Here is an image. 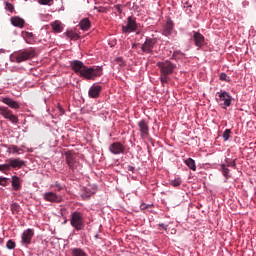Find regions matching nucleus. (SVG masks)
<instances>
[{
	"mask_svg": "<svg viewBox=\"0 0 256 256\" xmlns=\"http://www.w3.org/2000/svg\"><path fill=\"white\" fill-rule=\"evenodd\" d=\"M70 67L75 73H79L80 77H84V79L88 80H95L97 77L103 75V68L99 66L87 67L79 60L71 61Z\"/></svg>",
	"mask_w": 256,
	"mask_h": 256,
	"instance_id": "1",
	"label": "nucleus"
},
{
	"mask_svg": "<svg viewBox=\"0 0 256 256\" xmlns=\"http://www.w3.org/2000/svg\"><path fill=\"white\" fill-rule=\"evenodd\" d=\"M157 67L160 70V81L162 85L171 81V77H169V75H173V72L177 69V65L173 64L169 60L158 62Z\"/></svg>",
	"mask_w": 256,
	"mask_h": 256,
	"instance_id": "2",
	"label": "nucleus"
},
{
	"mask_svg": "<svg viewBox=\"0 0 256 256\" xmlns=\"http://www.w3.org/2000/svg\"><path fill=\"white\" fill-rule=\"evenodd\" d=\"M35 55H36L35 48H28V49L20 50L18 52H14L10 56V61H12V63H23L25 61H31V59H33Z\"/></svg>",
	"mask_w": 256,
	"mask_h": 256,
	"instance_id": "3",
	"label": "nucleus"
},
{
	"mask_svg": "<svg viewBox=\"0 0 256 256\" xmlns=\"http://www.w3.org/2000/svg\"><path fill=\"white\" fill-rule=\"evenodd\" d=\"M70 225L74 227L76 231H83V229H85V218H83V213L79 211L72 212Z\"/></svg>",
	"mask_w": 256,
	"mask_h": 256,
	"instance_id": "4",
	"label": "nucleus"
},
{
	"mask_svg": "<svg viewBox=\"0 0 256 256\" xmlns=\"http://www.w3.org/2000/svg\"><path fill=\"white\" fill-rule=\"evenodd\" d=\"M0 115H2L4 119H7L11 123H14V124L19 123V117L13 114V111L9 110L5 106H0Z\"/></svg>",
	"mask_w": 256,
	"mask_h": 256,
	"instance_id": "5",
	"label": "nucleus"
},
{
	"mask_svg": "<svg viewBox=\"0 0 256 256\" xmlns=\"http://www.w3.org/2000/svg\"><path fill=\"white\" fill-rule=\"evenodd\" d=\"M155 45H157V38L147 37L145 42L141 45L142 53H153Z\"/></svg>",
	"mask_w": 256,
	"mask_h": 256,
	"instance_id": "6",
	"label": "nucleus"
},
{
	"mask_svg": "<svg viewBox=\"0 0 256 256\" xmlns=\"http://www.w3.org/2000/svg\"><path fill=\"white\" fill-rule=\"evenodd\" d=\"M218 98H216V101L220 103L221 105H224V107H231V95L227 92H218L217 93Z\"/></svg>",
	"mask_w": 256,
	"mask_h": 256,
	"instance_id": "7",
	"label": "nucleus"
},
{
	"mask_svg": "<svg viewBox=\"0 0 256 256\" xmlns=\"http://www.w3.org/2000/svg\"><path fill=\"white\" fill-rule=\"evenodd\" d=\"M122 31L123 33H133V31H137V20L129 16L127 18V25L122 27Z\"/></svg>",
	"mask_w": 256,
	"mask_h": 256,
	"instance_id": "8",
	"label": "nucleus"
},
{
	"mask_svg": "<svg viewBox=\"0 0 256 256\" xmlns=\"http://www.w3.org/2000/svg\"><path fill=\"white\" fill-rule=\"evenodd\" d=\"M43 199L48 201L49 203H61L63 198L55 192H46L43 194Z\"/></svg>",
	"mask_w": 256,
	"mask_h": 256,
	"instance_id": "9",
	"label": "nucleus"
},
{
	"mask_svg": "<svg viewBox=\"0 0 256 256\" xmlns=\"http://www.w3.org/2000/svg\"><path fill=\"white\" fill-rule=\"evenodd\" d=\"M66 163L72 171L77 169V160L75 159V154H73V152H66Z\"/></svg>",
	"mask_w": 256,
	"mask_h": 256,
	"instance_id": "10",
	"label": "nucleus"
},
{
	"mask_svg": "<svg viewBox=\"0 0 256 256\" xmlns=\"http://www.w3.org/2000/svg\"><path fill=\"white\" fill-rule=\"evenodd\" d=\"M8 163L10 165V169H21L25 167V160H21L20 158H10L8 159Z\"/></svg>",
	"mask_w": 256,
	"mask_h": 256,
	"instance_id": "11",
	"label": "nucleus"
},
{
	"mask_svg": "<svg viewBox=\"0 0 256 256\" xmlns=\"http://www.w3.org/2000/svg\"><path fill=\"white\" fill-rule=\"evenodd\" d=\"M140 136L142 138L149 137V124L145 120L138 122Z\"/></svg>",
	"mask_w": 256,
	"mask_h": 256,
	"instance_id": "12",
	"label": "nucleus"
},
{
	"mask_svg": "<svg viewBox=\"0 0 256 256\" xmlns=\"http://www.w3.org/2000/svg\"><path fill=\"white\" fill-rule=\"evenodd\" d=\"M33 235H35V232L31 228L24 231L22 234L23 245H31V240L33 239Z\"/></svg>",
	"mask_w": 256,
	"mask_h": 256,
	"instance_id": "13",
	"label": "nucleus"
},
{
	"mask_svg": "<svg viewBox=\"0 0 256 256\" xmlns=\"http://www.w3.org/2000/svg\"><path fill=\"white\" fill-rule=\"evenodd\" d=\"M109 151H111L113 155H120V153H124L125 146H123V144L120 142H114L110 145Z\"/></svg>",
	"mask_w": 256,
	"mask_h": 256,
	"instance_id": "14",
	"label": "nucleus"
},
{
	"mask_svg": "<svg viewBox=\"0 0 256 256\" xmlns=\"http://www.w3.org/2000/svg\"><path fill=\"white\" fill-rule=\"evenodd\" d=\"M103 87L100 85H92L88 91V95L91 99H97L99 97Z\"/></svg>",
	"mask_w": 256,
	"mask_h": 256,
	"instance_id": "15",
	"label": "nucleus"
},
{
	"mask_svg": "<svg viewBox=\"0 0 256 256\" xmlns=\"http://www.w3.org/2000/svg\"><path fill=\"white\" fill-rule=\"evenodd\" d=\"M193 39L196 47H203L205 45V36L199 32H194Z\"/></svg>",
	"mask_w": 256,
	"mask_h": 256,
	"instance_id": "16",
	"label": "nucleus"
},
{
	"mask_svg": "<svg viewBox=\"0 0 256 256\" xmlns=\"http://www.w3.org/2000/svg\"><path fill=\"white\" fill-rule=\"evenodd\" d=\"M2 103L7 105L8 107H10V109H19L21 107V105H19V102L15 101L9 97L3 98Z\"/></svg>",
	"mask_w": 256,
	"mask_h": 256,
	"instance_id": "17",
	"label": "nucleus"
},
{
	"mask_svg": "<svg viewBox=\"0 0 256 256\" xmlns=\"http://www.w3.org/2000/svg\"><path fill=\"white\" fill-rule=\"evenodd\" d=\"M11 23L14 27H19L20 29H23L25 27V20L20 18L19 16L12 17Z\"/></svg>",
	"mask_w": 256,
	"mask_h": 256,
	"instance_id": "18",
	"label": "nucleus"
},
{
	"mask_svg": "<svg viewBox=\"0 0 256 256\" xmlns=\"http://www.w3.org/2000/svg\"><path fill=\"white\" fill-rule=\"evenodd\" d=\"M174 23L171 20H168L164 26L163 29V35H165V37H169V35H171V33H173V27H174Z\"/></svg>",
	"mask_w": 256,
	"mask_h": 256,
	"instance_id": "19",
	"label": "nucleus"
},
{
	"mask_svg": "<svg viewBox=\"0 0 256 256\" xmlns=\"http://www.w3.org/2000/svg\"><path fill=\"white\" fill-rule=\"evenodd\" d=\"M79 27L82 31H89V29H91V21H89V18L82 19L79 23Z\"/></svg>",
	"mask_w": 256,
	"mask_h": 256,
	"instance_id": "20",
	"label": "nucleus"
},
{
	"mask_svg": "<svg viewBox=\"0 0 256 256\" xmlns=\"http://www.w3.org/2000/svg\"><path fill=\"white\" fill-rule=\"evenodd\" d=\"M12 187L14 191L21 189V178H19V176H12Z\"/></svg>",
	"mask_w": 256,
	"mask_h": 256,
	"instance_id": "21",
	"label": "nucleus"
},
{
	"mask_svg": "<svg viewBox=\"0 0 256 256\" xmlns=\"http://www.w3.org/2000/svg\"><path fill=\"white\" fill-rule=\"evenodd\" d=\"M7 151L8 153H12L13 155H15V153H17L18 155L23 154V149L19 148L17 145H11Z\"/></svg>",
	"mask_w": 256,
	"mask_h": 256,
	"instance_id": "22",
	"label": "nucleus"
},
{
	"mask_svg": "<svg viewBox=\"0 0 256 256\" xmlns=\"http://www.w3.org/2000/svg\"><path fill=\"white\" fill-rule=\"evenodd\" d=\"M52 29H53L54 33H61L63 31V24L59 21H55L52 24Z\"/></svg>",
	"mask_w": 256,
	"mask_h": 256,
	"instance_id": "23",
	"label": "nucleus"
},
{
	"mask_svg": "<svg viewBox=\"0 0 256 256\" xmlns=\"http://www.w3.org/2000/svg\"><path fill=\"white\" fill-rule=\"evenodd\" d=\"M72 256H87V253L84 252L81 248H72L71 249Z\"/></svg>",
	"mask_w": 256,
	"mask_h": 256,
	"instance_id": "24",
	"label": "nucleus"
},
{
	"mask_svg": "<svg viewBox=\"0 0 256 256\" xmlns=\"http://www.w3.org/2000/svg\"><path fill=\"white\" fill-rule=\"evenodd\" d=\"M185 164L187 165V167H189V169H191L192 171H197V166L195 165V160H193L192 158H188L185 160Z\"/></svg>",
	"mask_w": 256,
	"mask_h": 256,
	"instance_id": "25",
	"label": "nucleus"
},
{
	"mask_svg": "<svg viewBox=\"0 0 256 256\" xmlns=\"http://www.w3.org/2000/svg\"><path fill=\"white\" fill-rule=\"evenodd\" d=\"M221 172L223 173V176L225 179H229V168H227V165L221 164Z\"/></svg>",
	"mask_w": 256,
	"mask_h": 256,
	"instance_id": "26",
	"label": "nucleus"
},
{
	"mask_svg": "<svg viewBox=\"0 0 256 256\" xmlns=\"http://www.w3.org/2000/svg\"><path fill=\"white\" fill-rule=\"evenodd\" d=\"M67 37H69L70 39H73L74 41H77V39H79V34L70 31V32H66Z\"/></svg>",
	"mask_w": 256,
	"mask_h": 256,
	"instance_id": "27",
	"label": "nucleus"
},
{
	"mask_svg": "<svg viewBox=\"0 0 256 256\" xmlns=\"http://www.w3.org/2000/svg\"><path fill=\"white\" fill-rule=\"evenodd\" d=\"M0 171L2 173H5V171H11V166L9 165V162L6 164H1L0 165Z\"/></svg>",
	"mask_w": 256,
	"mask_h": 256,
	"instance_id": "28",
	"label": "nucleus"
},
{
	"mask_svg": "<svg viewBox=\"0 0 256 256\" xmlns=\"http://www.w3.org/2000/svg\"><path fill=\"white\" fill-rule=\"evenodd\" d=\"M222 137H223L224 141H229V138L231 137V129H226L223 132Z\"/></svg>",
	"mask_w": 256,
	"mask_h": 256,
	"instance_id": "29",
	"label": "nucleus"
},
{
	"mask_svg": "<svg viewBox=\"0 0 256 256\" xmlns=\"http://www.w3.org/2000/svg\"><path fill=\"white\" fill-rule=\"evenodd\" d=\"M181 183H182L181 178H176L170 181V185H172V187H179Z\"/></svg>",
	"mask_w": 256,
	"mask_h": 256,
	"instance_id": "30",
	"label": "nucleus"
},
{
	"mask_svg": "<svg viewBox=\"0 0 256 256\" xmlns=\"http://www.w3.org/2000/svg\"><path fill=\"white\" fill-rule=\"evenodd\" d=\"M6 6L5 9L6 11H9L10 13H13L15 11V6L9 2H5Z\"/></svg>",
	"mask_w": 256,
	"mask_h": 256,
	"instance_id": "31",
	"label": "nucleus"
},
{
	"mask_svg": "<svg viewBox=\"0 0 256 256\" xmlns=\"http://www.w3.org/2000/svg\"><path fill=\"white\" fill-rule=\"evenodd\" d=\"M24 39H26V43H31V39H33V33L25 32Z\"/></svg>",
	"mask_w": 256,
	"mask_h": 256,
	"instance_id": "32",
	"label": "nucleus"
},
{
	"mask_svg": "<svg viewBox=\"0 0 256 256\" xmlns=\"http://www.w3.org/2000/svg\"><path fill=\"white\" fill-rule=\"evenodd\" d=\"M219 78H220V81H225L226 83H229V81H231L229 79V76H227L225 73H221Z\"/></svg>",
	"mask_w": 256,
	"mask_h": 256,
	"instance_id": "33",
	"label": "nucleus"
},
{
	"mask_svg": "<svg viewBox=\"0 0 256 256\" xmlns=\"http://www.w3.org/2000/svg\"><path fill=\"white\" fill-rule=\"evenodd\" d=\"M6 247H7V249H15V247H16L15 241L9 240V241L6 243Z\"/></svg>",
	"mask_w": 256,
	"mask_h": 256,
	"instance_id": "34",
	"label": "nucleus"
},
{
	"mask_svg": "<svg viewBox=\"0 0 256 256\" xmlns=\"http://www.w3.org/2000/svg\"><path fill=\"white\" fill-rule=\"evenodd\" d=\"M115 61L120 67H123V65H125V62H123V58L121 57H117Z\"/></svg>",
	"mask_w": 256,
	"mask_h": 256,
	"instance_id": "35",
	"label": "nucleus"
},
{
	"mask_svg": "<svg viewBox=\"0 0 256 256\" xmlns=\"http://www.w3.org/2000/svg\"><path fill=\"white\" fill-rule=\"evenodd\" d=\"M40 5H51L53 0H39Z\"/></svg>",
	"mask_w": 256,
	"mask_h": 256,
	"instance_id": "36",
	"label": "nucleus"
},
{
	"mask_svg": "<svg viewBox=\"0 0 256 256\" xmlns=\"http://www.w3.org/2000/svg\"><path fill=\"white\" fill-rule=\"evenodd\" d=\"M11 209H12V212H13V213H17V211H19V206H18V204H17V203H13V204L11 205Z\"/></svg>",
	"mask_w": 256,
	"mask_h": 256,
	"instance_id": "37",
	"label": "nucleus"
},
{
	"mask_svg": "<svg viewBox=\"0 0 256 256\" xmlns=\"http://www.w3.org/2000/svg\"><path fill=\"white\" fill-rule=\"evenodd\" d=\"M0 185H1L2 187H7V178L1 177V178H0Z\"/></svg>",
	"mask_w": 256,
	"mask_h": 256,
	"instance_id": "38",
	"label": "nucleus"
},
{
	"mask_svg": "<svg viewBox=\"0 0 256 256\" xmlns=\"http://www.w3.org/2000/svg\"><path fill=\"white\" fill-rule=\"evenodd\" d=\"M227 167H235V162H229V159H226Z\"/></svg>",
	"mask_w": 256,
	"mask_h": 256,
	"instance_id": "39",
	"label": "nucleus"
},
{
	"mask_svg": "<svg viewBox=\"0 0 256 256\" xmlns=\"http://www.w3.org/2000/svg\"><path fill=\"white\" fill-rule=\"evenodd\" d=\"M159 227H161L162 229H164V231H167V229H168V225L167 224H159Z\"/></svg>",
	"mask_w": 256,
	"mask_h": 256,
	"instance_id": "40",
	"label": "nucleus"
},
{
	"mask_svg": "<svg viewBox=\"0 0 256 256\" xmlns=\"http://www.w3.org/2000/svg\"><path fill=\"white\" fill-rule=\"evenodd\" d=\"M55 187H56L57 191H61V189H63V186H61V184H59V183H56Z\"/></svg>",
	"mask_w": 256,
	"mask_h": 256,
	"instance_id": "41",
	"label": "nucleus"
},
{
	"mask_svg": "<svg viewBox=\"0 0 256 256\" xmlns=\"http://www.w3.org/2000/svg\"><path fill=\"white\" fill-rule=\"evenodd\" d=\"M177 55H181V51H174L172 57H177Z\"/></svg>",
	"mask_w": 256,
	"mask_h": 256,
	"instance_id": "42",
	"label": "nucleus"
},
{
	"mask_svg": "<svg viewBox=\"0 0 256 256\" xmlns=\"http://www.w3.org/2000/svg\"><path fill=\"white\" fill-rule=\"evenodd\" d=\"M140 209H142V210L147 209V204H141Z\"/></svg>",
	"mask_w": 256,
	"mask_h": 256,
	"instance_id": "43",
	"label": "nucleus"
},
{
	"mask_svg": "<svg viewBox=\"0 0 256 256\" xmlns=\"http://www.w3.org/2000/svg\"><path fill=\"white\" fill-rule=\"evenodd\" d=\"M128 171H135V167H133V166H128Z\"/></svg>",
	"mask_w": 256,
	"mask_h": 256,
	"instance_id": "44",
	"label": "nucleus"
},
{
	"mask_svg": "<svg viewBox=\"0 0 256 256\" xmlns=\"http://www.w3.org/2000/svg\"><path fill=\"white\" fill-rule=\"evenodd\" d=\"M139 44H137V43H133L132 44V49H137V46H138Z\"/></svg>",
	"mask_w": 256,
	"mask_h": 256,
	"instance_id": "45",
	"label": "nucleus"
},
{
	"mask_svg": "<svg viewBox=\"0 0 256 256\" xmlns=\"http://www.w3.org/2000/svg\"><path fill=\"white\" fill-rule=\"evenodd\" d=\"M186 12H187V13L191 12V6H187V7H186Z\"/></svg>",
	"mask_w": 256,
	"mask_h": 256,
	"instance_id": "46",
	"label": "nucleus"
},
{
	"mask_svg": "<svg viewBox=\"0 0 256 256\" xmlns=\"http://www.w3.org/2000/svg\"><path fill=\"white\" fill-rule=\"evenodd\" d=\"M64 223H67V220H65Z\"/></svg>",
	"mask_w": 256,
	"mask_h": 256,
	"instance_id": "47",
	"label": "nucleus"
}]
</instances>
